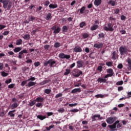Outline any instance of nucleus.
Segmentation results:
<instances>
[{
	"label": "nucleus",
	"instance_id": "f257e3e1",
	"mask_svg": "<svg viewBox=\"0 0 131 131\" xmlns=\"http://www.w3.org/2000/svg\"><path fill=\"white\" fill-rule=\"evenodd\" d=\"M0 3L3 4V8L8 11L11 9L12 6H13V3L10 0H0Z\"/></svg>",
	"mask_w": 131,
	"mask_h": 131
},
{
	"label": "nucleus",
	"instance_id": "f03ea898",
	"mask_svg": "<svg viewBox=\"0 0 131 131\" xmlns=\"http://www.w3.org/2000/svg\"><path fill=\"white\" fill-rule=\"evenodd\" d=\"M128 50L127 48H126V46H121L119 48V52L120 53L121 56H123V55H125V54H127Z\"/></svg>",
	"mask_w": 131,
	"mask_h": 131
},
{
	"label": "nucleus",
	"instance_id": "7ed1b4c3",
	"mask_svg": "<svg viewBox=\"0 0 131 131\" xmlns=\"http://www.w3.org/2000/svg\"><path fill=\"white\" fill-rule=\"evenodd\" d=\"M116 120V117H108L106 119V121L108 124H112Z\"/></svg>",
	"mask_w": 131,
	"mask_h": 131
},
{
	"label": "nucleus",
	"instance_id": "20e7f679",
	"mask_svg": "<svg viewBox=\"0 0 131 131\" xmlns=\"http://www.w3.org/2000/svg\"><path fill=\"white\" fill-rule=\"evenodd\" d=\"M104 29L105 31H113L114 30L112 24L110 23L107 24V27H104Z\"/></svg>",
	"mask_w": 131,
	"mask_h": 131
},
{
	"label": "nucleus",
	"instance_id": "39448f33",
	"mask_svg": "<svg viewBox=\"0 0 131 131\" xmlns=\"http://www.w3.org/2000/svg\"><path fill=\"white\" fill-rule=\"evenodd\" d=\"M59 58H61V59H70L71 58V56L70 55H65L64 53H60L58 55Z\"/></svg>",
	"mask_w": 131,
	"mask_h": 131
},
{
	"label": "nucleus",
	"instance_id": "423d86ee",
	"mask_svg": "<svg viewBox=\"0 0 131 131\" xmlns=\"http://www.w3.org/2000/svg\"><path fill=\"white\" fill-rule=\"evenodd\" d=\"M51 29L52 30H54V33H59L60 32V30H61V28L59 27L57 28L56 26H53L52 28H51Z\"/></svg>",
	"mask_w": 131,
	"mask_h": 131
},
{
	"label": "nucleus",
	"instance_id": "0eeeda50",
	"mask_svg": "<svg viewBox=\"0 0 131 131\" xmlns=\"http://www.w3.org/2000/svg\"><path fill=\"white\" fill-rule=\"evenodd\" d=\"M77 68H81V67H83V61L79 60L77 61Z\"/></svg>",
	"mask_w": 131,
	"mask_h": 131
},
{
	"label": "nucleus",
	"instance_id": "6e6552de",
	"mask_svg": "<svg viewBox=\"0 0 131 131\" xmlns=\"http://www.w3.org/2000/svg\"><path fill=\"white\" fill-rule=\"evenodd\" d=\"M119 123V121H116L112 125H109L108 127L111 128V129H113L114 128H116V125Z\"/></svg>",
	"mask_w": 131,
	"mask_h": 131
},
{
	"label": "nucleus",
	"instance_id": "1a4fd4ad",
	"mask_svg": "<svg viewBox=\"0 0 131 131\" xmlns=\"http://www.w3.org/2000/svg\"><path fill=\"white\" fill-rule=\"evenodd\" d=\"M73 50L76 53H80L81 52H82V49H81V48L78 46L75 47Z\"/></svg>",
	"mask_w": 131,
	"mask_h": 131
},
{
	"label": "nucleus",
	"instance_id": "9d476101",
	"mask_svg": "<svg viewBox=\"0 0 131 131\" xmlns=\"http://www.w3.org/2000/svg\"><path fill=\"white\" fill-rule=\"evenodd\" d=\"M94 48H96L97 49H101L103 47V43H96L94 45Z\"/></svg>",
	"mask_w": 131,
	"mask_h": 131
},
{
	"label": "nucleus",
	"instance_id": "9b49d317",
	"mask_svg": "<svg viewBox=\"0 0 131 131\" xmlns=\"http://www.w3.org/2000/svg\"><path fill=\"white\" fill-rule=\"evenodd\" d=\"M107 73H109V75L110 76V77L113 76V74H114V73L113 72V70L112 69H109L107 70Z\"/></svg>",
	"mask_w": 131,
	"mask_h": 131
},
{
	"label": "nucleus",
	"instance_id": "f8f14e48",
	"mask_svg": "<svg viewBox=\"0 0 131 131\" xmlns=\"http://www.w3.org/2000/svg\"><path fill=\"white\" fill-rule=\"evenodd\" d=\"M81 92V89L80 88H77L73 89L71 93L72 94H74L75 93H80Z\"/></svg>",
	"mask_w": 131,
	"mask_h": 131
},
{
	"label": "nucleus",
	"instance_id": "ddd939ff",
	"mask_svg": "<svg viewBox=\"0 0 131 131\" xmlns=\"http://www.w3.org/2000/svg\"><path fill=\"white\" fill-rule=\"evenodd\" d=\"M35 100L36 101V102H43V101H45V99H43V98L41 97H37V98H36V99H35Z\"/></svg>",
	"mask_w": 131,
	"mask_h": 131
},
{
	"label": "nucleus",
	"instance_id": "4468645a",
	"mask_svg": "<svg viewBox=\"0 0 131 131\" xmlns=\"http://www.w3.org/2000/svg\"><path fill=\"white\" fill-rule=\"evenodd\" d=\"M101 3H102V0H95L94 5L98 7V6H100V5H101Z\"/></svg>",
	"mask_w": 131,
	"mask_h": 131
},
{
	"label": "nucleus",
	"instance_id": "2eb2a0df",
	"mask_svg": "<svg viewBox=\"0 0 131 131\" xmlns=\"http://www.w3.org/2000/svg\"><path fill=\"white\" fill-rule=\"evenodd\" d=\"M97 81H98V82H106V81H107V80L106 79H105L104 78H99L98 79H97Z\"/></svg>",
	"mask_w": 131,
	"mask_h": 131
},
{
	"label": "nucleus",
	"instance_id": "dca6fc26",
	"mask_svg": "<svg viewBox=\"0 0 131 131\" xmlns=\"http://www.w3.org/2000/svg\"><path fill=\"white\" fill-rule=\"evenodd\" d=\"M50 9H56V8H57L58 7V5H57V4H51L50 5H49V6Z\"/></svg>",
	"mask_w": 131,
	"mask_h": 131
},
{
	"label": "nucleus",
	"instance_id": "f3484780",
	"mask_svg": "<svg viewBox=\"0 0 131 131\" xmlns=\"http://www.w3.org/2000/svg\"><path fill=\"white\" fill-rule=\"evenodd\" d=\"M37 118H38V119H40V120H43V119H46L47 117H46V116L38 115L37 116Z\"/></svg>",
	"mask_w": 131,
	"mask_h": 131
},
{
	"label": "nucleus",
	"instance_id": "a211bd4d",
	"mask_svg": "<svg viewBox=\"0 0 131 131\" xmlns=\"http://www.w3.org/2000/svg\"><path fill=\"white\" fill-rule=\"evenodd\" d=\"M49 61V65L50 67H53V66H54V64H56V61L53 60V59H50Z\"/></svg>",
	"mask_w": 131,
	"mask_h": 131
},
{
	"label": "nucleus",
	"instance_id": "6ab92c4d",
	"mask_svg": "<svg viewBox=\"0 0 131 131\" xmlns=\"http://www.w3.org/2000/svg\"><path fill=\"white\" fill-rule=\"evenodd\" d=\"M82 74V72L81 71H79L77 72V73L76 74H73V76L75 77H78L80 75Z\"/></svg>",
	"mask_w": 131,
	"mask_h": 131
},
{
	"label": "nucleus",
	"instance_id": "aec40b11",
	"mask_svg": "<svg viewBox=\"0 0 131 131\" xmlns=\"http://www.w3.org/2000/svg\"><path fill=\"white\" fill-rule=\"evenodd\" d=\"M36 84V83L35 82H32V81H30L28 83V85L29 88L31 86H33V85H35Z\"/></svg>",
	"mask_w": 131,
	"mask_h": 131
},
{
	"label": "nucleus",
	"instance_id": "412c9836",
	"mask_svg": "<svg viewBox=\"0 0 131 131\" xmlns=\"http://www.w3.org/2000/svg\"><path fill=\"white\" fill-rule=\"evenodd\" d=\"M127 62L128 63V66L129 67V69L131 70V59L129 58H128L127 59Z\"/></svg>",
	"mask_w": 131,
	"mask_h": 131
},
{
	"label": "nucleus",
	"instance_id": "4be33fe9",
	"mask_svg": "<svg viewBox=\"0 0 131 131\" xmlns=\"http://www.w3.org/2000/svg\"><path fill=\"white\" fill-rule=\"evenodd\" d=\"M22 39H19L16 40V46H20V45H22Z\"/></svg>",
	"mask_w": 131,
	"mask_h": 131
},
{
	"label": "nucleus",
	"instance_id": "5701e85b",
	"mask_svg": "<svg viewBox=\"0 0 131 131\" xmlns=\"http://www.w3.org/2000/svg\"><path fill=\"white\" fill-rule=\"evenodd\" d=\"M21 50H22V48L21 47H17L15 48L13 51L14 53H18V52H20V51H21Z\"/></svg>",
	"mask_w": 131,
	"mask_h": 131
},
{
	"label": "nucleus",
	"instance_id": "b1692460",
	"mask_svg": "<svg viewBox=\"0 0 131 131\" xmlns=\"http://www.w3.org/2000/svg\"><path fill=\"white\" fill-rule=\"evenodd\" d=\"M98 27H99V26H98V25H94L92 26V27H91V30H92V31L96 30V29H98Z\"/></svg>",
	"mask_w": 131,
	"mask_h": 131
},
{
	"label": "nucleus",
	"instance_id": "393cba45",
	"mask_svg": "<svg viewBox=\"0 0 131 131\" xmlns=\"http://www.w3.org/2000/svg\"><path fill=\"white\" fill-rule=\"evenodd\" d=\"M23 38H24V39H26L27 40H29V39L30 38V35L26 34L24 36Z\"/></svg>",
	"mask_w": 131,
	"mask_h": 131
},
{
	"label": "nucleus",
	"instance_id": "a878e982",
	"mask_svg": "<svg viewBox=\"0 0 131 131\" xmlns=\"http://www.w3.org/2000/svg\"><path fill=\"white\" fill-rule=\"evenodd\" d=\"M28 53V52H27V50L26 49H24L23 50H22L21 51H20L19 53V55H23V54H27Z\"/></svg>",
	"mask_w": 131,
	"mask_h": 131
},
{
	"label": "nucleus",
	"instance_id": "bb28decb",
	"mask_svg": "<svg viewBox=\"0 0 131 131\" xmlns=\"http://www.w3.org/2000/svg\"><path fill=\"white\" fill-rule=\"evenodd\" d=\"M51 18H52V14L51 13H48L46 17V20H50V19H51Z\"/></svg>",
	"mask_w": 131,
	"mask_h": 131
},
{
	"label": "nucleus",
	"instance_id": "cd10ccee",
	"mask_svg": "<svg viewBox=\"0 0 131 131\" xmlns=\"http://www.w3.org/2000/svg\"><path fill=\"white\" fill-rule=\"evenodd\" d=\"M108 4H110V5H112V7H114V6H115L116 2L114 1H110Z\"/></svg>",
	"mask_w": 131,
	"mask_h": 131
},
{
	"label": "nucleus",
	"instance_id": "c85d7f7f",
	"mask_svg": "<svg viewBox=\"0 0 131 131\" xmlns=\"http://www.w3.org/2000/svg\"><path fill=\"white\" fill-rule=\"evenodd\" d=\"M116 52L114 51L113 52V56L112 57V59H113V60H116Z\"/></svg>",
	"mask_w": 131,
	"mask_h": 131
},
{
	"label": "nucleus",
	"instance_id": "c756f323",
	"mask_svg": "<svg viewBox=\"0 0 131 131\" xmlns=\"http://www.w3.org/2000/svg\"><path fill=\"white\" fill-rule=\"evenodd\" d=\"M96 98H105V95H103L102 94H98L95 95Z\"/></svg>",
	"mask_w": 131,
	"mask_h": 131
},
{
	"label": "nucleus",
	"instance_id": "7c9ffc66",
	"mask_svg": "<svg viewBox=\"0 0 131 131\" xmlns=\"http://www.w3.org/2000/svg\"><path fill=\"white\" fill-rule=\"evenodd\" d=\"M1 75L2 76H3V77H6V76H8V75H9V74L5 72H1Z\"/></svg>",
	"mask_w": 131,
	"mask_h": 131
},
{
	"label": "nucleus",
	"instance_id": "2f4dec72",
	"mask_svg": "<svg viewBox=\"0 0 131 131\" xmlns=\"http://www.w3.org/2000/svg\"><path fill=\"white\" fill-rule=\"evenodd\" d=\"M17 107H18V103H17V102H15L12 105V109H14L15 108H17Z\"/></svg>",
	"mask_w": 131,
	"mask_h": 131
},
{
	"label": "nucleus",
	"instance_id": "473e14b6",
	"mask_svg": "<svg viewBox=\"0 0 131 131\" xmlns=\"http://www.w3.org/2000/svg\"><path fill=\"white\" fill-rule=\"evenodd\" d=\"M85 10V7L83 6L80 9V14H83V11Z\"/></svg>",
	"mask_w": 131,
	"mask_h": 131
},
{
	"label": "nucleus",
	"instance_id": "72a5a7b5",
	"mask_svg": "<svg viewBox=\"0 0 131 131\" xmlns=\"http://www.w3.org/2000/svg\"><path fill=\"white\" fill-rule=\"evenodd\" d=\"M67 30H68V28H67V26H64L63 27H62V31L63 32H66L67 31Z\"/></svg>",
	"mask_w": 131,
	"mask_h": 131
},
{
	"label": "nucleus",
	"instance_id": "f704fd0d",
	"mask_svg": "<svg viewBox=\"0 0 131 131\" xmlns=\"http://www.w3.org/2000/svg\"><path fill=\"white\" fill-rule=\"evenodd\" d=\"M48 82H49V80H44L42 82H41V83H40V85H43L44 84H46V83H48Z\"/></svg>",
	"mask_w": 131,
	"mask_h": 131
},
{
	"label": "nucleus",
	"instance_id": "c9c22d12",
	"mask_svg": "<svg viewBox=\"0 0 131 131\" xmlns=\"http://www.w3.org/2000/svg\"><path fill=\"white\" fill-rule=\"evenodd\" d=\"M70 73V70L69 69H66V72L64 73V75H68Z\"/></svg>",
	"mask_w": 131,
	"mask_h": 131
},
{
	"label": "nucleus",
	"instance_id": "e433bc0d",
	"mask_svg": "<svg viewBox=\"0 0 131 131\" xmlns=\"http://www.w3.org/2000/svg\"><path fill=\"white\" fill-rule=\"evenodd\" d=\"M70 111V112H74V113H76V112H78V111H79V110L74 108L73 110H71Z\"/></svg>",
	"mask_w": 131,
	"mask_h": 131
},
{
	"label": "nucleus",
	"instance_id": "4c0bfd02",
	"mask_svg": "<svg viewBox=\"0 0 131 131\" xmlns=\"http://www.w3.org/2000/svg\"><path fill=\"white\" fill-rule=\"evenodd\" d=\"M117 68L122 69V68H123V65H122V63H119L117 66Z\"/></svg>",
	"mask_w": 131,
	"mask_h": 131
},
{
	"label": "nucleus",
	"instance_id": "58836bf2",
	"mask_svg": "<svg viewBox=\"0 0 131 131\" xmlns=\"http://www.w3.org/2000/svg\"><path fill=\"white\" fill-rule=\"evenodd\" d=\"M8 115H9L10 117H14V116H15V114L10 111L8 113Z\"/></svg>",
	"mask_w": 131,
	"mask_h": 131
},
{
	"label": "nucleus",
	"instance_id": "ea45409f",
	"mask_svg": "<svg viewBox=\"0 0 131 131\" xmlns=\"http://www.w3.org/2000/svg\"><path fill=\"white\" fill-rule=\"evenodd\" d=\"M106 66L111 67L112 66V62L108 61L106 62Z\"/></svg>",
	"mask_w": 131,
	"mask_h": 131
},
{
	"label": "nucleus",
	"instance_id": "a19ab883",
	"mask_svg": "<svg viewBox=\"0 0 131 131\" xmlns=\"http://www.w3.org/2000/svg\"><path fill=\"white\" fill-rule=\"evenodd\" d=\"M117 85H122V84H123V81H120L116 83Z\"/></svg>",
	"mask_w": 131,
	"mask_h": 131
},
{
	"label": "nucleus",
	"instance_id": "79ce46f5",
	"mask_svg": "<svg viewBox=\"0 0 131 131\" xmlns=\"http://www.w3.org/2000/svg\"><path fill=\"white\" fill-rule=\"evenodd\" d=\"M60 46V43L56 42L54 44V48H59Z\"/></svg>",
	"mask_w": 131,
	"mask_h": 131
},
{
	"label": "nucleus",
	"instance_id": "37998d69",
	"mask_svg": "<svg viewBox=\"0 0 131 131\" xmlns=\"http://www.w3.org/2000/svg\"><path fill=\"white\" fill-rule=\"evenodd\" d=\"M35 103H36V101H35V100H33L30 102V106H33V105H34Z\"/></svg>",
	"mask_w": 131,
	"mask_h": 131
},
{
	"label": "nucleus",
	"instance_id": "c03bdc74",
	"mask_svg": "<svg viewBox=\"0 0 131 131\" xmlns=\"http://www.w3.org/2000/svg\"><path fill=\"white\" fill-rule=\"evenodd\" d=\"M49 5H50V1H46L45 3H44V5L46 7H48V6H49Z\"/></svg>",
	"mask_w": 131,
	"mask_h": 131
},
{
	"label": "nucleus",
	"instance_id": "a18cd8bd",
	"mask_svg": "<svg viewBox=\"0 0 131 131\" xmlns=\"http://www.w3.org/2000/svg\"><path fill=\"white\" fill-rule=\"evenodd\" d=\"M30 80H31V81H33V80H35V77H32L27 80L28 81H30Z\"/></svg>",
	"mask_w": 131,
	"mask_h": 131
},
{
	"label": "nucleus",
	"instance_id": "49530a36",
	"mask_svg": "<svg viewBox=\"0 0 131 131\" xmlns=\"http://www.w3.org/2000/svg\"><path fill=\"white\" fill-rule=\"evenodd\" d=\"M83 38H88V37H89V34L84 33L83 34Z\"/></svg>",
	"mask_w": 131,
	"mask_h": 131
},
{
	"label": "nucleus",
	"instance_id": "de8ad7c7",
	"mask_svg": "<svg viewBox=\"0 0 131 131\" xmlns=\"http://www.w3.org/2000/svg\"><path fill=\"white\" fill-rule=\"evenodd\" d=\"M27 80L26 81H23L21 83V86H24L25 85V84H26V83H27Z\"/></svg>",
	"mask_w": 131,
	"mask_h": 131
},
{
	"label": "nucleus",
	"instance_id": "09e8293b",
	"mask_svg": "<svg viewBox=\"0 0 131 131\" xmlns=\"http://www.w3.org/2000/svg\"><path fill=\"white\" fill-rule=\"evenodd\" d=\"M39 65H40V63L39 61L34 63V66H35V67H38Z\"/></svg>",
	"mask_w": 131,
	"mask_h": 131
},
{
	"label": "nucleus",
	"instance_id": "8fccbe9b",
	"mask_svg": "<svg viewBox=\"0 0 131 131\" xmlns=\"http://www.w3.org/2000/svg\"><path fill=\"white\" fill-rule=\"evenodd\" d=\"M48 64H50V60H48L47 61H45V63H44V66L45 67H47V66H48Z\"/></svg>",
	"mask_w": 131,
	"mask_h": 131
},
{
	"label": "nucleus",
	"instance_id": "3c124183",
	"mask_svg": "<svg viewBox=\"0 0 131 131\" xmlns=\"http://www.w3.org/2000/svg\"><path fill=\"white\" fill-rule=\"evenodd\" d=\"M15 86V84H11L8 85V88L9 89H13Z\"/></svg>",
	"mask_w": 131,
	"mask_h": 131
},
{
	"label": "nucleus",
	"instance_id": "603ef678",
	"mask_svg": "<svg viewBox=\"0 0 131 131\" xmlns=\"http://www.w3.org/2000/svg\"><path fill=\"white\" fill-rule=\"evenodd\" d=\"M29 68L28 67H24L23 68L22 70L23 71H24V72H25V71H26L27 70H29Z\"/></svg>",
	"mask_w": 131,
	"mask_h": 131
},
{
	"label": "nucleus",
	"instance_id": "864d4df0",
	"mask_svg": "<svg viewBox=\"0 0 131 131\" xmlns=\"http://www.w3.org/2000/svg\"><path fill=\"white\" fill-rule=\"evenodd\" d=\"M77 105V103H72V104H69V106L70 107H74V106H76Z\"/></svg>",
	"mask_w": 131,
	"mask_h": 131
},
{
	"label": "nucleus",
	"instance_id": "5fc2aeb1",
	"mask_svg": "<svg viewBox=\"0 0 131 131\" xmlns=\"http://www.w3.org/2000/svg\"><path fill=\"white\" fill-rule=\"evenodd\" d=\"M4 69V63L0 62V70Z\"/></svg>",
	"mask_w": 131,
	"mask_h": 131
},
{
	"label": "nucleus",
	"instance_id": "6e6d98bb",
	"mask_svg": "<svg viewBox=\"0 0 131 131\" xmlns=\"http://www.w3.org/2000/svg\"><path fill=\"white\" fill-rule=\"evenodd\" d=\"M45 92L46 93V94H50V93H51V90L46 89L45 90Z\"/></svg>",
	"mask_w": 131,
	"mask_h": 131
},
{
	"label": "nucleus",
	"instance_id": "4d7b16f0",
	"mask_svg": "<svg viewBox=\"0 0 131 131\" xmlns=\"http://www.w3.org/2000/svg\"><path fill=\"white\" fill-rule=\"evenodd\" d=\"M98 35H99L98 38H101V37H102V38H104V34L103 33L99 34Z\"/></svg>",
	"mask_w": 131,
	"mask_h": 131
},
{
	"label": "nucleus",
	"instance_id": "13d9d810",
	"mask_svg": "<svg viewBox=\"0 0 131 131\" xmlns=\"http://www.w3.org/2000/svg\"><path fill=\"white\" fill-rule=\"evenodd\" d=\"M26 63H27V64H30V63H32V60L28 59L27 61H26Z\"/></svg>",
	"mask_w": 131,
	"mask_h": 131
},
{
	"label": "nucleus",
	"instance_id": "bf43d9fd",
	"mask_svg": "<svg viewBox=\"0 0 131 131\" xmlns=\"http://www.w3.org/2000/svg\"><path fill=\"white\" fill-rule=\"evenodd\" d=\"M6 83H11L12 82V79H9L5 81Z\"/></svg>",
	"mask_w": 131,
	"mask_h": 131
},
{
	"label": "nucleus",
	"instance_id": "052dcab7",
	"mask_svg": "<svg viewBox=\"0 0 131 131\" xmlns=\"http://www.w3.org/2000/svg\"><path fill=\"white\" fill-rule=\"evenodd\" d=\"M62 95L61 93H59L55 96V98H59V97H62Z\"/></svg>",
	"mask_w": 131,
	"mask_h": 131
},
{
	"label": "nucleus",
	"instance_id": "680f3d73",
	"mask_svg": "<svg viewBox=\"0 0 131 131\" xmlns=\"http://www.w3.org/2000/svg\"><path fill=\"white\" fill-rule=\"evenodd\" d=\"M9 33H10V31H5L3 33V35H8Z\"/></svg>",
	"mask_w": 131,
	"mask_h": 131
},
{
	"label": "nucleus",
	"instance_id": "e2e57ef3",
	"mask_svg": "<svg viewBox=\"0 0 131 131\" xmlns=\"http://www.w3.org/2000/svg\"><path fill=\"white\" fill-rule=\"evenodd\" d=\"M115 14H118L119 13L120 10L118 9H116L114 10Z\"/></svg>",
	"mask_w": 131,
	"mask_h": 131
},
{
	"label": "nucleus",
	"instance_id": "0e129e2a",
	"mask_svg": "<svg viewBox=\"0 0 131 131\" xmlns=\"http://www.w3.org/2000/svg\"><path fill=\"white\" fill-rule=\"evenodd\" d=\"M36 107H40V106H42L41 103H37L36 104Z\"/></svg>",
	"mask_w": 131,
	"mask_h": 131
},
{
	"label": "nucleus",
	"instance_id": "69168bd1",
	"mask_svg": "<svg viewBox=\"0 0 131 131\" xmlns=\"http://www.w3.org/2000/svg\"><path fill=\"white\" fill-rule=\"evenodd\" d=\"M102 69H103V67H102V66H99L97 68V70H98L99 71H102Z\"/></svg>",
	"mask_w": 131,
	"mask_h": 131
},
{
	"label": "nucleus",
	"instance_id": "338daca9",
	"mask_svg": "<svg viewBox=\"0 0 131 131\" xmlns=\"http://www.w3.org/2000/svg\"><path fill=\"white\" fill-rule=\"evenodd\" d=\"M125 19H126V17H125L124 15L121 16V20H125Z\"/></svg>",
	"mask_w": 131,
	"mask_h": 131
},
{
	"label": "nucleus",
	"instance_id": "774afa93",
	"mask_svg": "<svg viewBox=\"0 0 131 131\" xmlns=\"http://www.w3.org/2000/svg\"><path fill=\"white\" fill-rule=\"evenodd\" d=\"M53 112H48L47 113V116H52L53 115Z\"/></svg>",
	"mask_w": 131,
	"mask_h": 131
}]
</instances>
